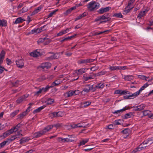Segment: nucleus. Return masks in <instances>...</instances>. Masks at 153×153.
<instances>
[{"label":"nucleus","mask_w":153,"mask_h":153,"mask_svg":"<svg viewBox=\"0 0 153 153\" xmlns=\"http://www.w3.org/2000/svg\"><path fill=\"white\" fill-rule=\"evenodd\" d=\"M149 85V84L148 83H146L142 86L140 88V89L136 92L129 95L128 96H125L123 97L124 99H129L134 98L136 97L137 96L139 95L140 93V92L144 90L145 88L147 87Z\"/></svg>","instance_id":"1"},{"label":"nucleus","mask_w":153,"mask_h":153,"mask_svg":"<svg viewBox=\"0 0 153 153\" xmlns=\"http://www.w3.org/2000/svg\"><path fill=\"white\" fill-rule=\"evenodd\" d=\"M53 127V125L48 126L45 127L43 130L34 133L33 134V137L37 138L41 137L47 131L51 129Z\"/></svg>","instance_id":"2"},{"label":"nucleus","mask_w":153,"mask_h":153,"mask_svg":"<svg viewBox=\"0 0 153 153\" xmlns=\"http://www.w3.org/2000/svg\"><path fill=\"white\" fill-rule=\"evenodd\" d=\"M100 6V4L94 1L90 2L87 5V8L90 11H92L95 9H98Z\"/></svg>","instance_id":"3"},{"label":"nucleus","mask_w":153,"mask_h":153,"mask_svg":"<svg viewBox=\"0 0 153 153\" xmlns=\"http://www.w3.org/2000/svg\"><path fill=\"white\" fill-rule=\"evenodd\" d=\"M64 115V113L62 111L54 112L50 113L49 114V116L51 118L55 117H62Z\"/></svg>","instance_id":"4"},{"label":"nucleus","mask_w":153,"mask_h":153,"mask_svg":"<svg viewBox=\"0 0 153 153\" xmlns=\"http://www.w3.org/2000/svg\"><path fill=\"white\" fill-rule=\"evenodd\" d=\"M44 52L42 51V50L39 49H37L30 53V55L34 57H36L39 56H42Z\"/></svg>","instance_id":"5"},{"label":"nucleus","mask_w":153,"mask_h":153,"mask_svg":"<svg viewBox=\"0 0 153 153\" xmlns=\"http://www.w3.org/2000/svg\"><path fill=\"white\" fill-rule=\"evenodd\" d=\"M96 60V59L88 58L86 59H82L79 60L78 61V63L79 64H87L93 62H94Z\"/></svg>","instance_id":"6"},{"label":"nucleus","mask_w":153,"mask_h":153,"mask_svg":"<svg viewBox=\"0 0 153 153\" xmlns=\"http://www.w3.org/2000/svg\"><path fill=\"white\" fill-rule=\"evenodd\" d=\"M150 140V138H149L147 139L146 140H145L141 144L139 145V147L138 148V149H141V150L142 149L146 147V146H145L144 147L142 146V144H148V146H149L152 143L151 140Z\"/></svg>","instance_id":"7"},{"label":"nucleus","mask_w":153,"mask_h":153,"mask_svg":"<svg viewBox=\"0 0 153 153\" xmlns=\"http://www.w3.org/2000/svg\"><path fill=\"white\" fill-rule=\"evenodd\" d=\"M31 108V107L29 106L25 111L23 112L22 113L19 114L18 116V119H21L23 118V117L26 116L30 111Z\"/></svg>","instance_id":"8"},{"label":"nucleus","mask_w":153,"mask_h":153,"mask_svg":"<svg viewBox=\"0 0 153 153\" xmlns=\"http://www.w3.org/2000/svg\"><path fill=\"white\" fill-rule=\"evenodd\" d=\"M52 54L53 55L50 56H49L46 58V59L47 60H51L53 59H57L59 57L58 54V53L54 54L53 52H49L47 53V54Z\"/></svg>","instance_id":"9"},{"label":"nucleus","mask_w":153,"mask_h":153,"mask_svg":"<svg viewBox=\"0 0 153 153\" xmlns=\"http://www.w3.org/2000/svg\"><path fill=\"white\" fill-rule=\"evenodd\" d=\"M88 75V74H85L83 75V79L85 81H87L91 79H93L95 78V76L93 74H92Z\"/></svg>","instance_id":"10"},{"label":"nucleus","mask_w":153,"mask_h":153,"mask_svg":"<svg viewBox=\"0 0 153 153\" xmlns=\"http://www.w3.org/2000/svg\"><path fill=\"white\" fill-rule=\"evenodd\" d=\"M24 61L23 59H20L16 61V63L17 67L19 68H22L24 66Z\"/></svg>","instance_id":"11"},{"label":"nucleus","mask_w":153,"mask_h":153,"mask_svg":"<svg viewBox=\"0 0 153 153\" xmlns=\"http://www.w3.org/2000/svg\"><path fill=\"white\" fill-rule=\"evenodd\" d=\"M51 64L48 62H46L42 63L40 66V67L43 69H48L51 67Z\"/></svg>","instance_id":"12"},{"label":"nucleus","mask_w":153,"mask_h":153,"mask_svg":"<svg viewBox=\"0 0 153 153\" xmlns=\"http://www.w3.org/2000/svg\"><path fill=\"white\" fill-rule=\"evenodd\" d=\"M93 89V85L90 84L87 85L85 86L83 91L87 93L88 92L91 90Z\"/></svg>","instance_id":"13"},{"label":"nucleus","mask_w":153,"mask_h":153,"mask_svg":"<svg viewBox=\"0 0 153 153\" xmlns=\"http://www.w3.org/2000/svg\"><path fill=\"white\" fill-rule=\"evenodd\" d=\"M87 70V69L85 68H81L75 71V73L77 75H81L83 73L85 72Z\"/></svg>","instance_id":"14"},{"label":"nucleus","mask_w":153,"mask_h":153,"mask_svg":"<svg viewBox=\"0 0 153 153\" xmlns=\"http://www.w3.org/2000/svg\"><path fill=\"white\" fill-rule=\"evenodd\" d=\"M71 29V27L68 28L66 30H62L57 34L56 36H62L68 33L69 31V30Z\"/></svg>","instance_id":"15"},{"label":"nucleus","mask_w":153,"mask_h":153,"mask_svg":"<svg viewBox=\"0 0 153 153\" xmlns=\"http://www.w3.org/2000/svg\"><path fill=\"white\" fill-rule=\"evenodd\" d=\"M28 97V95H23L20 97L16 100L17 103H19L23 101H25Z\"/></svg>","instance_id":"16"},{"label":"nucleus","mask_w":153,"mask_h":153,"mask_svg":"<svg viewBox=\"0 0 153 153\" xmlns=\"http://www.w3.org/2000/svg\"><path fill=\"white\" fill-rule=\"evenodd\" d=\"M16 132V131L14 129V128L13 127L9 130L4 133L3 136L4 137H6L7 136L12 134L13 132Z\"/></svg>","instance_id":"17"},{"label":"nucleus","mask_w":153,"mask_h":153,"mask_svg":"<svg viewBox=\"0 0 153 153\" xmlns=\"http://www.w3.org/2000/svg\"><path fill=\"white\" fill-rule=\"evenodd\" d=\"M110 8L111 7H107L104 8L100 9L98 12L99 13L102 14L104 13V12L108 11Z\"/></svg>","instance_id":"18"},{"label":"nucleus","mask_w":153,"mask_h":153,"mask_svg":"<svg viewBox=\"0 0 153 153\" xmlns=\"http://www.w3.org/2000/svg\"><path fill=\"white\" fill-rule=\"evenodd\" d=\"M146 106L144 104H142L140 105L137 106L134 108V110L135 111H141L143 110Z\"/></svg>","instance_id":"19"},{"label":"nucleus","mask_w":153,"mask_h":153,"mask_svg":"<svg viewBox=\"0 0 153 153\" xmlns=\"http://www.w3.org/2000/svg\"><path fill=\"white\" fill-rule=\"evenodd\" d=\"M71 126L72 128H74L79 127L86 128L87 126H83L82 125H81V123H79L77 124L71 125Z\"/></svg>","instance_id":"20"},{"label":"nucleus","mask_w":153,"mask_h":153,"mask_svg":"<svg viewBox=\"0 0 153 153\" xmlns=\"http://www.w3.org/2000/svg\"><path fill=\"white\" fill-rule=\"evenodd\" d=\"M61 82L62 81L61 80L59 79L56 80L51 83V85H50V87L52 88L60 84Z\"/></svg>","instance_id":"21"},{"label":"nucleus","mask_w":153,"mask_h":153,"mask_svg":"<svg viewBox=\"0 0 153 153\" xmlns=\"http://www.w3.org/2000/svg\"><path fill=\"white\" fill-rule=\"evenodd\" d=\"M129 108L128 107H127V106L123 108V109L120 110H118L117 111H115L114 112H113L114 114H120L122 113L123 111H126V110L128 109Z\"/></svg>","instance_id":"22"},{"label":"nucleus","mask_w":153,"mask_h":153,"mask_svg":"<svg viewBox=\"0 0 153 153\" xmlns=\"http://www.w3.org/2000/svg\"><path fill=\"white\" fill-rule=\"evenodd\" d=\"M123 79L126 81H130L134 79V77L132 75H124L123 77Z\"/></svg>","instance_id":"23"},{"label":"nucleus","mask_w":153,"mask_h":153,"mask_svg":"<svg viewBox=\"0 0 153 153\" xmlns=\"http://www.w3.org/2000/svg\"><path fill=\"white\" fill-rule=\"evenodd\" d=\"M148 10H145L141 11L139 13L137 16V18H138L139 19H140L142 17L145 16L146 15V13L147 12Z\"/></svg>","instance_id":"24"},{"label":"nucleus","mask_w":153,"mask_h":153,"mask_svg":"<svg viewBox=\"0 0 153 153\" xmlns=\"http://www.w3.org/2000/svg\"><path fill=\"white\" fill-rule=\"evenodd\" d=\"M64 95L67 97H69L74 96L73 91L70 90L64 94Z\"/></svg>","instance_id":"25"},{"label":"nucleus","mask_w":153,"mask_h":153,"mask_svg":"<svg viewBox=\"0 0 153 153\" xmlns=\"http://www.w3.org/2000/svg\"><path fill=\"white\" fill-rule=\"evenodd\" d=\"M134 7H130L128 6H127L125 8V10L123 11V14L126 15L127 13H129L131 10Z\"/></svg>","instance_id":"26"},{"label":"nucleus","mask_w":153,"mask_h":153,"mask_svg":"<svg viewBox=\"0 0 153 153\" xmlns=\"http://www.w3.org/2000/svg\"><path fill=\"white\" fill-rule=\"evenodd\" d=\"M107 19L106 17H105V16L103 15L101 16H100L97 17L94 20V22H97L99 21H101L102 20H104Z\"/></svg>","instance_id":"27"},{"label":"nucleus","mask_w":153,"mask_h":153,"mask_svg":"<svg viewBox=\"0 0 153 153\" xmlns=\"http://www.w3.org/2000/svg\"><path fill=\"white\" fill-rule=\"evenodd\" d=\"M58 140L59 141H61L62 142H69L72 141V140L68 138H63L62 137H59Z\"/></svg>","instance_id":"28"},{"label":"nucleus","mask_w":153,"mask_h":153,"mask_svg":"<svg viewBox=\"0 0 153 153\" xmlns=\"http://www.w3.org/2000/svg\"><path fill=\"white\" fill-rule=\"evenodd\" d=\"M46 106L45 105H43L40 107H39L37 109L34 110L33 111V113L35 114L38 112H39L41 110L44 108Z\"/></svg>","instance_id":"29"},{"label":"nucleus","mask_w":153,"mask_h":153,"mask_svg":"<svg viewBox=\"0 0 153 153\" xmlns=\"http://www.w3.org/2000/svg\"><path fill=\"white\" fill-rule=\"evenodd\" d=\"M54 100L50 98H48L45 101V103L48 105H51L54 102Z\"/></svg>","instance_id":"30"},{"label":"nucleus","mask_w":153,"mask_h":153,"mask_svg":"<svg viewBox=\"0 0 153 153\" xmlns=\"http://www.w3.org/2000/svg\"><path fill=\"white\" fill-rule=\"evenodd\" d=\"M25 20L22 18L21 17H19L17 18L14 22V24H19Z\"/></svg>","instance_id":"31"},{"label":"nucleus","mask_w":153,"mask_h":153,"mask_svg":"<svg viewBox=\"0 0 153 153\" xmlns=\"http://www.w3.org/2000/svg\"><path fill=\"white\" fill-rule=\"evenodd\" d=\"M16 139V137L15 135L13 136H11L10 138L8 139L7 140L4 141H6L7 142L6 143V145L7 144H8L9 143L11 142L12 141L15 140Z\"/></svg>","instance_id":"32"},{"label":"nucleus","mask_w":153,"mask_h":153,"mask_svg":"<svg viewBox=\"0 0 153 153\" xmlns=\"http://www.w3.org/2000/svg\"><path fill=\"white\" fill-rule=\"evenodd\" d=\"M30 140V139L28 137H25L21 139L20 141V144H22L23 143L28 141Z\"/></svg>","instance_id":"33"},{"label":"nucleus","mask_w":153,"mask_h":153,"mask_svg":"<svg viewBox=\"0 0 153 153\" xmlns=\"http://www.w3.org/2000/svg\"><path fill=\"white\" fill-rule=\"evenodd\" d=\"M133 114L134 113L133 112H130L124 115V118L125 119H127L130 117H131L134 116Z\"/></svg>","instance_id":"34"},{"label":"nucleus","mask_w":153,"mask_h":153,"mask_svg":"<svg viewBox=\"0 0 153 153\" xmlns=\"http://www.w3.org/2000/svg\"><path fill=\"white\" fill-rule=\"evenodd\" d=\"M7 26V21L4 19H0V27H5Z\"/></svg>","instance_id":"35"},{"label":"nucleus","mask_w":153,"mask_h":153,"mask_svg":"<svg viewBox=\"0 0 153 153\" xmlns=\"http://www.w3.org/2000/svg\"><path fill=\"white\" fill-rule=\"evenodd\" d=\"M42 7L40 6L38 7L32 13V15H34L38 13L41 10Z\"/></svg>","instance_id":"36"},{"label":"nucleus","mask_w":153,"mask_h":153,"mask_svg":"<svg viewBox=\"0 0 153 153\" xmlns=\"http://www.w3.org/2000/svg\"><path fill=\"white\" fill-rule=\"evenodd\" d=\"M52 87H50V85L49 86L48 85H47L45 88H42L41 89H40L42 92H47L49 88H51Z\"/></svg>","instance_id":"37"},{"label":"nucleus","mask_w":153,"mask_h":153,"mask_svg":"<svg viewBox=\"0 0 153 153\" xmlns=\"http://www.w3.org/2000/svg\"><path fill=\"white\" fill-rule=\"evenodd\" d=\"M91 103L90 101L83 102H82V104L83 105V107H85L89 106Z\"/></svg>","instance_id":"38"},{"label":"nucleus","mask_w":153,"mask_h":153,"mask_svg":"<svg viewBox=\"0 0 153 153\" xmlns=\"http://www.w3.org/2000/svg\"><path fill=\"white\" fill-rule=\"evenodd\" d=\"M89 138H86L80 142V145H85L86 143H87L89 140Z\"/></svg>","instance_id":"39"},{"label":"nucleus","mask_w":153,"mask_h":153,"mask_svg":"<svg viewBox=\"0 0 153 153\" xmlns=\"http://www.w3.org/2000/svg\"><path fill=\"white\" fill-rule=\"evenodd\" d=\"M113 16V17H116L117 18H122L123 16L122 14V13H114Z\"/></svg>","instance_id":"40"},{"label":"nucleus","mask_w":153,"mask_h":153,"mask_svg":"<svg viewBox=\"0 0 153 153\" xmlns=\"http://www.w3.org/2000/svg\"><path fill=\"white\" fill-rule=\"evenodd\" d=\"M104 87V83L101 82L99 83L96 86V87L98 88H102Z\"/></svg>","instance_id":"41"},{"label":"nucleus","mask_w":153,"mask_h":153,"mask_svg":"<svg viewBox=\"0 0 153 153\" xmlns=\"http://www.w3.org/2000/svg\"><path fill=\"white\" fill-rule=\"evenodd\" d=\"M19 112V110H16L11 113L10 115V117H13L16 116Z\"/></svg>","instance_id":"42"},{"label":"nucleus","mask_w":153,"mask_h":153,"mask_svg":"<svg viewBox=\"0 0 153 153\" xmlns=\"http://www.w3.org/2000/svg\"><path fill=\"white\" fill-rule=\"evenodd\" d=\"M113 123L114 126L116 125H120L122 123V120H116L114 121Z\"/></svg>","instance_id":"43"},{"label":"nucleus","mask_w":153,"mask_h":153,"mask_svg":"<svg viewBox=\"0 0 153 153\" xmlns=\"http://www.w3.org/2000/svg\"><path fill=\"white\" fill-rule=\"evenodd\" d=\"M130 131V130L129 129L126 128L122 130L121 132L123 134H128Z\"/></svg>","instance_id":"44"},{"label":"nucleus","mask_w":153,"mask_h":153,"mask_svg":"<svg viewBox=\"0 0 153 153\" xmlns=\"http://www.w3.org/2000/svg\"><path fill=\"white\" fill-rule=\"evenodd\" d=\"M143 113L145 116L149 115L150 113V111L148 110H145L143 111Z\"/></svg>","instance_id":"45"},{"label":"nucleus","mask_w":153,"mask_h":153,"mask_svg":"<svg viewBox=\"0 0 153 153\" xmlns=\"http://www.w3.org/2000/svg\"><path fill=\"white\" fill-rule=\"evenodd\" d=\"M22 134L20 133V131H19L17 132V134L15 135L16 137V139L18 140L22 136Z\"/></svg>","instance_id":"46"},{"label":"nucleus","mask_w":153,"mask_h":153,"mask_svg":"<svg viewBox=\"0 0 153 153\" xmlns=\"http://www.w3.org/2000/svg\"><path fill=\"white\" fill-rule=\"evenodd\" d=\"M28 10V9L27 7H24L20 10V12L23 13L27 12Z\"/></svg>","instance_id":"47"},{"label":"nucleus","mask_w":153,"mask_h":153,"mask_svg":"<svg viewBox=\"0 0 153 153\" xmlns=\"http://www.w3.org/2000/svg\"><path fill=\"white\" fill-rule=\"evenodd\" d=\"M5 54V52L4 50H2L0 54V58L4 59Z\"/></svg>","instance_id":"48"},{"label":"nucleus","mask_w":153,"mask_h":153,"mask_svg":"<svg viewBox=\"0 0 153 153\" xmlns=\"http://www.w3.org/2000/svg\"><path fill=\"white\" fill-rule=\"evenodd\" d=\"M114 123L113 124H111L108 125L106 127V128L108 129H112L114 128Z\"/></svg>","instance_id":"49"},{"label":"nucleus","mask_w":153,"mask_h":153,"mask_svg":"<svg viewBox=\"0 0 153 153\" xmlns=\"http://www.w3.org/2000/svg\"><path fill=\"white\" fill-rule=\"evenodd\" d=\"M129 94L130 95H131L130 94V92L128 91H127L126 90H124V91L121 90L120 94L124 95V94Z\"/></svg>","instance_id":"50"},{"label":"nucleus","mask_w":153,"mask_h":153,"mask_svg":"<svg viewBox=\"0 0 153 153\" xmlns=\"http://www.w3.org/2000/svg\"><path fill=\"white\" fill-rule=\"evenodd\" d=\"M57 10H55L51 12L48 15V17H50L52 16L53 15L55 14Z\"/></svg>","instance_id":"51"},{"label":"nucleus","mask_w":153,"mask_h":153,"mask_svg":"<svg viewBox=\"0 0 153 153\" xmlns=\"http://www.w3.org/2000/svg\"><path fill=\"white\" fill-rule=\"evenodd\" d=\"M21 125L20 123H19L16 126L13 127L14 129H15L16 131L18 130L19 128L21 127Z\"/></svg>","instance_id":"52"},{"label":"nucleus","mask_w":153,"mask_h":153,"mask_svg":"<svg viewBox=\"0 0 153 153\" xmlns=\"http://www.w3.org/2000/svg\"><path fill=\"white\" fill-rule=\"evenodd\" d=\"M109 31H110L109 30H106L104 31H101V32H100L99 33L97 32V33H95V35H100V34H102L103 33H105V32H108Z\"/></svg>","instance_id":"53"},{"label":"nucleus","mask_w":153,"mask_h":153,"mask_svg":"<svg viewBox=\"0 0 153 153\" xmlns=\"http://www.w3.org/2000/svg\"><path fill=\"white\" fill-rule=\"evenodd\" d=\"M139 77L141 78V79H144L146 80L148 78V77L143 75H140L139 76Z\"/></svg>","instance_id":"54"},{"label":"nucleus","mask_w":153,"mask_h":153,"mask_svg":"<svg viewBox=\"0 0 153 153\" xmlns=\"http://www.w3.org/2000/svg\"><path fill=\"white\" fill-rule=\"evenodd\" d=\"M7 142V141H3L0 143V149L4 147L5 145H6V143Z\"/></svg>","instance_id":"55"},{"label":"nucleus","mask_w":153,"mask_h":153,"mask_svg":"<svg viewBox=\"0 0 153 153\" xmlns=\"http://www.w3.org/2000/svg\"><path fill=\"white\" fill-rule=\"evenodd\" d=\"M36 29H34L32 30L30 32L28 33V34H33L37 32Z\"/></svg>","instance_id":"56"},{"label":"nucleus","mask_w":153,"mask_h":153,"mask_svg":"<svg viewBox=\"0 0 153 153\" xmlns=\"http://www.w3.org/2000/svg\"><path fill=\"white\" fill-rule=\"evenodd\" d=\"M84 4V2H83V1H81L80 2V3L79 4H76V7H78L79 6H82Z\"/></svg>","instance_id":"57"},{"label":"nucleus","mask_w":153,"mask_h":153,"mask_svg":"<svg viewBox=\"0 0 153 153\" xmlns=\"http://www.w3.org/2000/svg\"><path fill=\"white\" fill-rule=\"evenodd\" d=\"M71 9L70 8L66 10V12L64 13V14L65 15L67 16L70 14L71 12Z\"/></svg>","instance_id":"58"},{"label":"nucleus","mask_w":153,"mask_h":153,"mask_svg":"<svg viewBox=\"0 0 153 153\" xmlns=\"http://www.w3.org/2000/svg\"><path fill=\"white\" fill-rule=\"evenodd\" d=\"M109 69L111 71H113V70H117V66H110L109 67Z\"/></svg>","instance_id":"59"},{"label":"nucleus","mask_w":153,"mask_h":153,"mask_svg":"<svg viewBox=\"0 0 153 153\" xmlns=\"http://www.w3.org/2000/svg\"><path fill=\"white\" fill-rule=\"evenodd\" d=\"M99 68L98 67L94 66L91 67L90 68V70L93 71H95L97 70Z\"/></svg>","instance_id":"60"},{"label":"nucleus","mask_w":153,"mask_h":153,"mask_svg":"<svg viewBox=\"0 0 153 153\" xmlns=\"http://www.w3.org/2000/svg\"><path fill=\"white\" fill-rule=\"evenodd\" d=\"M42 91L41 90V89H40L39 91H36V92H34V95H37V96H38L39 95V94H40L41 92H42Z\"/></svg>","instance_id":"61"},{"label":"nucleus","mask_w":153,"mask_h":153,"mask_svg":"<svg viewBox=\"0 0 153 153\" xmlns=\"http://www.w3.org/2000/svg\"><path fill=\"white\" fill-rule=\"evenodd\" d=\"M74 93V95H78L80 93V91L78 90H76L75 91H73Z\"/></svg>","instance_id":"62"},{"label":"nucleus","mask_w":153,"mask_h":153,"mask_svg":"<svg viewBox=\"0 0 153 153\" xmlns=\"http://www.w3.org/2000/svg\"><path fill=\"white\" fill-rule=\"evenodd\" d=\"M83 17L81 14L79 15L78 16L76 17L75 20V21H76L78 20L81 19Z\"/></svg>","instance_id":"63"},{"label":"nucleus","mask_w":153,"mask_h":153,"mask_svg":"<svg viewBox=\"0 0 153 153\" xmlns=\"http://www.w3.org/2000/svg\"><path fill=\"white\" fill-rule=\"evenodd\" d=\"M121 90H117L115 91L114 94H121Z\"/></svg>","instance_id":"64"}]
</instances>
